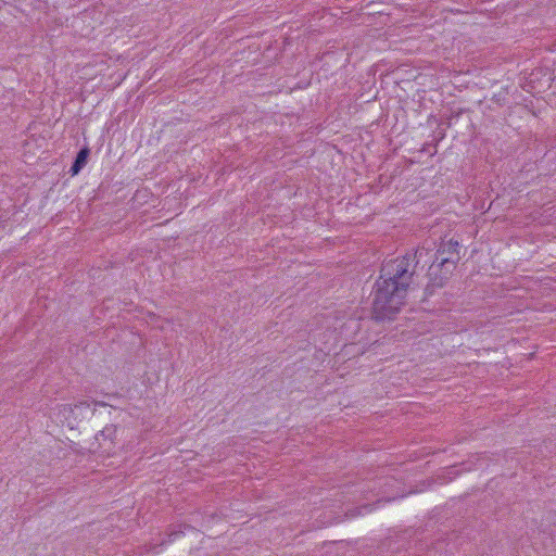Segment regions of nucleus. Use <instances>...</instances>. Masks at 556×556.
Instances as JSON below:
<instances>
[{"label":"nucleus","mask_w":556,"mask_h":556,"mask_svg":"<svg viewBox=\"0 0 556 556\" xmlns=\"http://www.w3.org/2000/svg\"><path fill=\"white\" fill-rule=\"evenodd\" d=\"M456 263L457 258L450 256L440 258V262L433 261L428 270L429 282L425 288L427 295H431L437 288H442L445 285L455 269Z\"/></svg>","instance_id":"2"},{"label":"nucleus","mask_w":556,"mask_h":556,"mask_svg":"<svg viewBox=\"0 0 556 556\" xmlns=\"http://www.w3.org/2000/svg\"><path fill=\"white\" fill-rule=\"evenodd\" d=\"M96 405H101V406H104L105 404L102 403V402H94Z\"/></svg>","instance_id":"7"},{"label":"nucleus","mask_w":556,"mask_h":556,"mask_svg":"<svg viewBox=\"0 0 556 556\" xmlns=\"http://www.w3.org/2000/svg\"><path fill=\"white\" fill-rule=\"evenodd\" d=\"M458 248H459L458 241H454L453 239H451L446 242H442L435 252L434 261L440 262V258H442L444 256L457 258V261H458L459 260Z\"/></svg>","instance_id":"4"},{"label":"nucleus","mask_w":556,"mask_h":556,"mask_svg":"<svg viewBox=\"0 0 556 556\" xmlns=\"http://www.w3.org/2000/svg\"><path fill=\"white\" fill-rule=\"evenodd\" d=\"M429 253V249L421 247L416 249L414 255L406 254L382 264L374 291L371 314L375 320L395 318L414 282L417 265Z\"/></svg>","instance_id":"1"},{"label":"nucleus","mask_w":556,"mask_h":556,"mask_svg":"<svg viewBox=\"0 0 556 556\" xmlns=\"http://www.w3.org/2000/svg\"><path fill=\"white\" fill-rule=\"evenodd\" d=\"M98 448L110 455L117 443V427L115 425L105 426L97 435Z\"/></svg>","instance_id":"3"},{"label":"nucleus","mask_w":556,"mask_h":556,"mask_svg":"<svg viewBox=\"0 0 556 556\" xmlns=\"http://www.w3.org/2000/svg\"><path fill=\"white\" fill-rule=\"evenodd\" d=\"M89 156V150L87 148H83L76 155V159L70 169V173L74 176L77 175L80 169L86 165Z\"/></svg>","instance_id":"5"},{"label":"nucleus","mask_w":556,"mask_h":556,"mask_svg":"<svg viewBox=\"0 0 556 556\" xmlns=\"http://www.w3.org/2000/svg\"><path fill=\"white\" fill-rule=\"evenodd\" d=\"M81 406L89 407V406H90V404H89L88 402H80V403H78V404H76V405H75V407H76V408L81 407Z\"/></svg>","instance_id":"6"}]
</instances>
